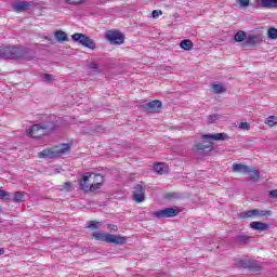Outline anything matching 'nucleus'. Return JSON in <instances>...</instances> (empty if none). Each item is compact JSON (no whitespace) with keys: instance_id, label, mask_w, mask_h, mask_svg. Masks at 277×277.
<instances>
[{"instance_id":"nucleus-1","label":"nucleus","mask_w":277,"mask_h":277,"mask_svg":"<svg viewBox=\"0 0 277 277\" xmlns=\"http://www.w3.org/2000/svg\"><path fill=\"white\" fill-rule=\"evenodd\" d=\"M34 57L29 55V49L21 45H1L0 60H28Z\"/></svg>"},{"instance_id":"nucleus-2","label":"nucleus","mask_w":277,"mask_h":277,"mask_svg":"<svg viewBox=\"0 0 277 277\" xmlns=\"http://www.w3.org/2000/svg\"><path fill=\"white\" fill-rule=\"evenodd\" d=\"M202 140L203 141H201L195 145L196 150H198V153H211V150H213V141L214 142H226V141L230 140V136H228V134L223 132V133L202 135Z\"/></svg>"},{"instance_id":"nucleus-3","label":"nucleus","mask_w":277,"mask_h":277,"mask_svg":"<svg viewBox=\"0 0 277 277\" xmlns=\"http://www.w3.org/2000/svg\"><path fill=\"white\" fill-rule=\"evenodd\" d=\"M47 118L48 120L34 124L27 130L26 133L28 137L38 138L42 137V135H49L51 131H55V127H57V124H55V121L51 120V117Z\"/></svg>"},{"instance_id":"nucleus-4","label":"nucleus","mask_w":277,"mask_h":277,"mask_svg":"<svg viewBox=\"0 0 277 277\" xmlns=\"http://www.w3.org/2000/svg\"><path fill=\"white\" fill-rule=\"evenodd\" d=\"M92 237L97 241H105L106 243H114L115 246H124V243H127V237L116 234L94 232Z\"/></svg>"},{"instance_id":"nucleus-5","label":"nucleus","mask_w":277,"mask_h":277,"mask_svg":"<svg viewBox=\"0 0 277 277\" xmlns=\"http://www.w3.org/2000/svg\"><path fill=\"white\" fill-rule=\"evenodd\" d=\"M71 40H74V42H79V44H81L85 49H91V51H94V49H96V42H94V40H92L85 34L76 32L71 36Z\"/></svg>"},{"instance_id":"nucleus-6","label":"nucleus","mask_w":277,"mask_h":277,"mask_svg":"<svg viewBox=\"0 0 277 277\" xmlns=\"http://www.w3.org/2000/svg\"><path fill=\"white\" fill-rule=\"evenodd\" d=\"M70 150L68 145H64V147L56 149L55 151L51 149H43L39 153V159H57L60 155H66Z\"/></svg>"},{"instance_id":"nucleus-7","label":"nucleus","mask_w":277,"mask_h":277,"mask_svg":"<svg viewBox=\"0 0 277 277\" xmlns=\"http://www.w3.org/2000/svg\"><path fill=\"white\" fill-rule=\"evenodd\" d=\"M181 213V209L179 208H166L162 210H158L154 212V217H157L158 220H166L168 217H176Z\"/></svg>"},{"instance_id":"nucleus-8","label":"nucleus","mask_w":277,"mask_h":277,"mask_svg":"<svg viewBox=\"0 0 277 277\" xmlns=\"http://www.w3.org/2000/svg\"><path fill=\"white\" fill-rule=\"evenodd\" d=\"M105 38L108 39L110 44H124V35L119 30L106 31Z\"/></svg>"},{"instance_id":"nucleus-9","label":"nucleus","mask_w":277,"mask_h":277,"mask_svg":"<svg viewBox=\"0 0 277 277\" xmlns=\"http://www.w3.org/2000/svg\"><path fill=\"white\" fill-rule=\"evenodd\" d=\"M132 199L137 203L144 202V200H146V188L140 184L135 185L132 193Z\"/></svg>"},{"instance_id":"nucleus-10","label":"nucleus","mask_w":277,"mask_h":277,"mask_svg":"<svg viewBox=\"0 0 277 277\" xmlns=\"http://www.w3.org/2000/svg\"><path fill=\"white\" fill-rule=\"evenodd\" d=\"M79 185L82 192H94V189H92V173L82 175L79 180Z\"/></svg>"},{"instance_id":"nucleus-11","label":"nucleus","mask_w":277,"mask_h":277,"mask_svg":"<svg viewBox=\"0 0 277 277\" xmlns=\"http://www.w3.org/2000/svg\"><path fill=\"white\" fill-rule=\"evenodd\" d=\"M252 8H267V10H272V8H277V0H254L251 4Z\"/></svg>"},{"instance_id":"nucleus-12","label":"nucleus","mask_w":277,"mask_h":277,"mask_svg":"<svg viewBox=\"0 0 277 277\" xmlns=\"http://www.w3.org/2000/svg\"><path fill=\"white\" fill-rule=\"evenodd\" d=\"M143 107L146 111H149L150 114H155V111H157V109L161 108V101L154 100V101L143 105Z\"/></svg>"},{"instance_id":"nucleus-13","label":"nucleus","mask_w":277,"mask_h":277,"mask_svg":"<svg viewBox=\"0 0 277 277\" xmlns=\"http://www.w3.org/2000/svg\"><path fill=\"white\" fill-rule=\"evenodd\" d=\"M91 174H92V179H91L92 189L96 192V189H101L104 179H103V175L101 174H96V173H91Z\"/></svg>"},{"instance_id":"nucleus-14","label":"nucleus","mask_w":277,"mask_h":277,"mask_svg":"<svg viewBox=\"0 0 277 277\" xmlns=\"http://www.w3.org/2000/svg\"><path fill=\"white\" fill-rule=\"evenodd\" d=\"M250 228H252V230H259V233H265L269 230V225L263 222L254 221L250 223Z\"/></svg>"},{"instance_id":"nucleus-15","label":"nucleus","mask_w":277,"mask_h":277,"mask_svg":"<svg viewBox=\"0 0 277 277\" xmlns=\"http://www.w3.org/2000/svg\"><path fill=\"white\" fill-rule=\"evenodd\" d=\"M29 8H31V2L19 1V2L13 3L14 12H27Z\"/></svg>"},{"instance_id":"nucleus-16","label":"nucleus","mask_w":277,"mask_h":277,"mask_svg":"<svg viewBox=\"0 0 277 277\" xmlns=\"http://www.w3.org/2000/svg\"><path fill=\"white\" fill-rule=\"evenodd\" d=\"M253 211V220L261 219V217H269L272 215V210H260V209H252Z\"/></svg>"},{"instance_id":"nucleus-17","label":"nucleus","mask_w":277,"mask_h":277,"mask_svg":"<svg viewBox=\"0 0 277 277\" xmlns=\"http://www.w3.org/2000/svg\"><path fill=\"white\" fill-rule=\"evenodd\" d=\"M233 172H240V174H248V172H250V167L242 163H234Z\"/></svg>"},{"instance_id":"nucleus-18","label":"nucleus","mask_w":277,"mask_h":277,"mask_svg":"<svg viewBox=\"0 0 277 277\" xmlns=\"http://www.w3.org/2000/svg\"><path fill=\"white\" fill-rule=\"evenodd\" d=\"M250 236L246 234H240L235 238V242L237 243V246H246L247 243H250Z\"/></svg>"},{"instance_id":"nucleus-19","label":"nucleus","mask_w":277,"mask_h":277,"mask_svg":"<svg viewBox=\"0 0 277 277\" xmlns=\"http://www.w3.org/2000/svg\"><path fill=\"white\" fill-rule=\"evenodd\" d=\"M240 265H242V267L251 269V272H261V265H256L251 261H240Z\"/></svg>"},{"instance_id":"nucleus-20","label":"nucleus","mask_w":277,"mask_h":277,"mask_svg":"<svg viewBox=\"0 0 277 277\" xmlns=\"http://www.w3.org/2000/svg\"><path fill=\"white\" fill-rule=\"evenodd\" d=\"M154 170L157 174H168L169 168L166 162H158L154 166Z\"/></svg>"},{"instance_id":"nucleus-21","label":"nucleus","mask_w":277,"mask_h":277,"mask_svg":"<svg viewBox=\"0 0 277 277\" xmlns=\"http://www.w3.org/2000/svg\"><path fill=\"white\" fill-rule=\"evenodd\" d=\"M54 37L57 42H68V35L63 30H56Z\"/></svg>"},{"instance_id":"nucleus-22","label":"nucleus","mask_w":277,"mask_h":277,"mask_svg":"<svg viewBox=\"0 0 277 277\" xmlns=\"http://www.w3.org/2000/svg\"><path fill=\"white\" fill-rule=\"evenodd\" d=\"M247 44H249L250 47H256V44H259V42H261V36L259 35H250L247 38Z\"/></svg>"},{"instance_id":"nucleus-23","label":"nucleus","mask_w":277,"mask_h":277,"mask_svg":"<svg viewBox=\"0 0 277 277\" xmlns=\"http://www.w3.org/2000/svg\"><path fill=\"white\" fill-rule=\"evenodd\" d=\"M180 47L184 51H192L194 49V42L189 39H184L181 41Z\"/></svg>"},{"instance_id":"nucleus-24","label":"nucleus","mask_w":277,"mask_h":277,"mask_svg":"<svg viewBox=\"0 0 277 277\" xmlns=\"http://www.w3.org/2000/svg\"><path fill=\"white\" fill-rule=\"evenodd\" d=\"M247 174H249V181H252V183H256L261 179V172L259 170L250 169V172H247Z\"/></svg>"},{"instance_id":"nucleus-25","label":"nucleus","mask_w":277,"mask_h":277,"mask_svg":"<svg viewBox=\"0 0 277 277\" xmlns=\"http://www.w3.org/2000/svg\"><path fill=\"white\" fill-rule=\"evenodd\" d=\"M238 216L240 220H254L253 210L242 211Z\"/></svg>"},{"instance_id":"nucleus-26","label":"nucleus","mask_w":277,"mask_h":277,"mask_svg":"<svg viewBox=\"0 0 277 277\" xmlns=\"http://www.w3.org/2000/svg\"><path fill=\"white\" fill-rule=\"evenodd\" d=\"M0 200H8L10 202L14 199L12 198V194L0 188Z\"/></svg>"},{"instance_id":"nucleus-27","label":"nucleus","mask_w":277,"mask_h":277,"mask_svg":"<svg viewBox=\"0 0 277 277\" xmlns=\"http://www.w3.org/2000/svg\"><path fill=\"white\" fill-rule=\"evenodd\" d=\"M247 35L246 31L243 30H239L235 36H234V40L235 42H243V40H246Z\"/></svg>"},{"instance_id":"nucleus-28","label":"nucleus","mask_w":277,"mask_h":277,"mask_svg":"<svg viewBox=\"0 0 277 277\" xmlns=\"http://www.w3.org/2000/svg\"><path fill=\"white\" fill-rule=\"evenodd\" d=\"M212 91L214 94H222L223 92L226 91V89H224V84L219 83V84L212 85Z\"/></svg>"},{"instance_id":"nucleus-29","label":"nucleus","mask_w":277,"mask_h":277,"mask_svg":"<svg viewBox=\"0 0 277 277\" xmlns=\"http://www.w3.org/2000/svg\"><path fill=\"white\" fill-rule=\"evenodd\" d=\"M265 124H267L268 127H276V124H277V117L276 116H269L265 120Z\"/></svg>"},{"instance_id":"nucleus-30","label":"nucleus","mask_w":277,"mask_h":277,"mask_svg":"<svg viewBox=\"0 0 277 277\" xmlns=\"http://www.w3.org/2000/svg\"><path fill=\"white\" fill-rule=\"evenodd\" d=\"M166 198H168V200H179L182 198V196L180 193H168Z\"/></svg>"},{"instance_id":"nucleus-31","label":"nucleus","mask_w":277,"mask_h":277,"mask_svg":"<svg viewBox=\"0 0 277 277\" xmlns=\"http://www.w3.org/2000/svg\"><path fill=\"white\" fill-rule=\"evenodd\" d=\"M23 198H25V193H22V192L14 193V201L15 202H23Z\"/></svg>"},{"instance_id":"nucleus-32","label":"nucleus","mask_w":277,"mask_h":277,"mask_svg":"<svg viewBox=\"0 0 277 277\" xmlns=\"http://www.w3.org/2000/svg\"><path fill=\"white\" fill-rule=\"evenodd\" d=\"M268 38H271V40H277V29L272 27L268 29Z\"/></svg>"},{"instance_id":"nucleus-33","label":"nucleus","mask_w":277,"mask_h":277,"mask_svg":"<svg viewBox=\"0 0 277 277\" xmlns=\"http://www.w3.org/2000/svg\"><path fill=\"white\" fill-rule=\"evenodd\" d=\"M239 129H242L243 131H250V123L241 122V123H239Z\"/></svg>"},{"instance_id":"nucleus-34","label":"nucleus","mask_w":277,"mask_h":277,"mask_svg":"<svg viewBox=\"0 0 277 277\" xmlns=\"http://www.w3.org/2000/svg\"><path fill=\"white\" fill-rule=\"evenodd\" d=\"M240 8H248L250 5V0H238Z\"/></svg>"},{"instance_id":"nucleus-35","label":"nucleus","mask_w":277,"mask_h":277,"mask_svg":"<svg viewBox=\"0 0 277 277\" xmlns=\"http://www.w3.org/2000/svg\"><path fill=\"white\" fill-rule=\"evenodd\" d=\"M161 14H163V12H161V10H154L151 12L153 18H159V16H161Z\"/></svg>"},{"instance_id":"nucleus-36","label":"nucleus","mask_w":277,"mask_h":277,"mask_svg":"<svg viewBox=\"0 0 277 277\" xmlns=\"http://www.w3.org/2000/svg\"><path fill=\"white\" fill-rule=\"evenodd\" d=\"M98 222H96V221H90L89 222V225H88V228H93V229H96V228H98Z\"/></svg>"},{"instance_id":"nucleus-37","label":"nucleus","mask_w":277,"mask_h":277,"mask_svg":"<svg viewBox=\"0 0 277 277\" xmlns=\"http://www.w3.org/2000/svg\"><path fill=\"white\" fill-rule=\"evenodd\" d=\"M42 81L44 82L53 81V76L51 74H45L42 78Z\"/></svg>"},{"instance_id":"nucleus-38","label":"nucleus","mask_w":277,"mask_h":277,"mask_svg":"<svg viewBox=\"0 0 277 277\" xmlns=\"http://www.w3.org/2000/svg\"><path fill=\"white\" fill-rule=\"evenodd\" d=\"M83 0H65L66 3H69V5H78V3H81Z\"/></svg>"},{"instance_id":"nucleus-39","label":"nucleus","mask_w":277,"mask_h":277,"mask_svg":"<svg viewBox=\"0 0 277 277\" xmlns=\"http://www.w3.org/2000/svg\"><path fill=\"white\" fill-rule=\"evenodd\" d=\"M268 196L269 198L277 200V189L269 190Z\"/></svg>"},{"instance_id":"nucleus-40","label":"nucleus","mask_w":277,"mask_h":277,"mask_svg":"<svg viewBox=\"0 0 277 277\" xmlns=\"http://www.w3.org/2000/svg\"><path fill=\"white\" fill-rule=\"evenodd\" d=\"M209 122H213L215 120H220V115H210L208 117Z\"/></svg>"},{"instance_id":"nucleus-41","label":"nucleus","mask_w":277,"mask_h":277,"mask_svg":"<svg viewBox=\"0 0 277 277\" xmlns=\"http://www.w3.org/2000/svg\"><path fill=\"white\" fill-rule=\"evenodd\" d=\"M89 68H91V70H98V64H96V63H91L90 65H89Z\"/></svg>"},{"instance_id":"nucleus-42","label":"nucleus","mask_w":277,"mask_h":277,"mask_svg":"<svg viewBox=\"0 0 277 277\" xmlns=\"http://www.w3.org/2000/svg\"><path fill=\"white\" fill-rule=\"evenodd\" d=\"M108 228L109 230H118V225H115V224H108Z\"/></svg>"},{"instance_id":"nucleus-43","label":"nucleus","mask_w":277,"mask_h":277,"mask_svg":"<svg viewBox=\"0 0 277 277\" xmlns=\"http://www.w3.org/2000/svg\"><path fill=\"white\" fill-rule=\"evenodd\" d=\"M70 185H71L70 182H65L63 187H64V189L69 190L70 189Z\"/></svg>"},{"instance_id":"nucleus-44","label":"nucleus","mask_w":277,"mask_h":277,"mask_svg":"<svg viewBox=\"0 0 277 277\" xmlns=\"http://www.w3.org/2000/svg\"><path fill=\"white\" fill-rule=\"evenodd\" d=\"M1 254H5V249L0 248V255H1Z\"/></svg>"}]
</instances>
